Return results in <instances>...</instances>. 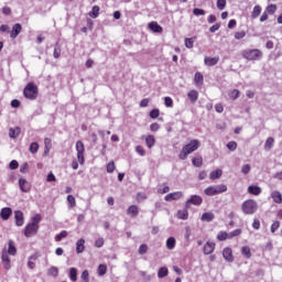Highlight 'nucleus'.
Masks as SVG:
<instances>
[{
	"label": "nucleus",
	"mask_w": 282,
	"mask_h": 282,
	"mask_svg": "<svg viewBox=\"0 0 282 282\" xmlns=\"http://www.w3.org/2000/svg\"><path fill=\"white\" fill-rule=\"evenodd\" d=\"M202 147V142H199V140L197 139H193L191 140L187 144H185L180 154H178V159L180 160H186V158H188V155H191V153H195V151H197V149H199Z\"/></svg>",
	"instance_id": "obj_1"
},
{
	"label": "nucleus",
	"mask_w": 282,
	"mask_h": 282,
	"mask_svg": "<svg viewBox=\"0 0 282 282\" xmlns=\"http://www.w3.org/2000/svg\"><path fill=\"white\" fill-rule=\"evenodd\" d=\"M241 56L246 61H261L263 58V52L258 48H247L241 52Z\"/></svg>",
	"instance_id": "obj_2"
},
{
	"label": "nucleus",
	"mask_w": 282,
	"mask_h": 282,
	"mask_svg": "<svg viewBox=\"0 0 282 282\" xmlns=\"http://www.w3.org/2000/svg\"><path fill=\"white\" fill-rule=\"evenodd\" d=\"M241 208L245 215H254V213H257V209L259 208V205L253 199H248L242 203Z\"/></svg>",
	"instance_id": "obj_3"
},
{
	"label": "nucleus",
	"mask_w": 282,
	"mask_h": 282,
	"mask_svg": "<svg viewBox=\"0 0 282 282\" xmlns=\"http://www.w3.org/2000/svg\"><path fill=\"white\" fill-rule=\"evenodd\" d=\"M23 94L29 100H36L39 96V87H36L34 83H29L25 86Z\"/></svg>",
	"instance_id": "obj_4"
},
{
	"label": "nucleus",
	"mask_w": 282,
	"mask_h": 282,
	"mask_svg": "<svg viewBox=\"0 0 282 282\" xmlns=\"http://www.w3.org/2000/svg\"><path fill=\"white\" fill-rule=\"evenodd\" d=\"M76 151L79 164H85V143L83 141L76 142Z\"/></svg>",
	"instance_id": "obj_5"
},
{
	"label": "nucleus",
	"mask_w": 282,
	"mask_h": 282,
	"mask_svg": "<svg viewBox=\"0 0 282 282\" xmlns=\"http://www.w3.org/2000/svg\"><path fill=\"white\" fill-rule=\"evenodd\" d=\"M19 187L22 191V193H30V191L32 189V184H30V182H28V180L25 178H20Z\"/></svg>",
	"instance_id": "obj_6"
},
{
	"label": "nucleus",
	"mask_w": 282,
	"mask_h": 282,
	"mask_svg": "<svg viewBox=\"0 0 282 282\" xmlns=\"http://www.w3.org/2000/svg\"><path fill=\"white\" fill-rule=\"evenodd\" d=\"M202 202H204V199L200 196L193 195L191 199L186 200L185 208H188L191 204H194V206H202Z\"/></svg>",
	"instance_id": "obj_7"
},
{
	"label": "nucleus",
	"mask_w": 282,
	"mask_h": 282,
	"mask_svg": "<svg viewBox=\"0 0 282 282\" xmlns=\"http://www.w3.org/2000/svg\"><path fill=\"white\" fill-rule=\"evenodd\" d=\"M36 232H39V226L32 225V223L26 225L24 231L25 237H32L33 235H36Z\"/></svg>",
	"instance_id": "obj_8"
},
{
	"label": "nucleus",
	"mask_w": 282,
	"mask_h": 282,
	"mask_svg": "<svg viewBox=\"0 0 282 282\" xmlns=\"http://www.w3.org/2000/svg\"><path fill=\"white\" fill-rule=\"evenodd\" d=\"M184 194L182 192H173L165 196V202H175L177 199H182Z\"/></svg>",
	"instance_id": "obj_9"
},
{
	"label": "nucleus",
	"mask_w": 282,
	"mask_h": 282,
	"mask_svg": "<svg viewBox=\"0 0 282 282\" xmlns=\"http://www.w3.org/2000/svg\"><path fill=\"white\" fill-rule=\"evenodd\" d=\"M149 30H151L156 34H162L164 32V29L160 24H158V22L155 21H152L149 23Z\"/></svg>",
	"instance_id": "obj_10"
},
{
	"label": "nucleus",
	"mask_w": 282,
	"mask_h": 282,
	"mask_svg": "<svg viewBox=\"0 0 282 282\" xmlns=\"http://www.w3.org/2000/svg\"><path fill=\"white\" fill-rule=\"evenodd\" d=\"M10 253H8V250L3 249L2 250V256H1V259H2V263H3V267L6 270H10V257H9Z\"/></svg>",
	"instance_id": "obj_11"
},
{
	"label": "nucleus",
	"mask_w": 282,
	"mask_h": 282,
	"mask_svg": "<svg viewBox=\"0 0 282 282\" xmlns=\"http://www.w3.org/2000/svg\"><path fill=\"white\" fill-rule=\"evenodd\" d=\"M223 257L225 261H228L229 263H232V261H235V257L232 256V249L230 248H225L223 250Z\"/></svg>",
	"instance_id": "obj_12"
},
{
	"label": "nucleus",
	"mask_w": 282,
	"mask_h": 282,
	"mask_svg": "<svg viewBox=\"0 0 282 282\" xmlns=\"http://www.w3.org/2000/svg\"><path fill=\"white\" fill-rule=\"evenodd\" d=\"M21 30H23V26L20 23H15L12 28V31L10 32V37L17 39V36L21 34Z\"/></svg>",
	"instance_id": "obj_13"
},
{
	"label": "nucleus",
	"mask_w": 282,
	"mask_h": 282,
	"mask_svg": "<svg viewBox=\"0 0 282 282\" xmlns=\"http://www.w3.org/2000/svg\"><path fill=\"white\" fill-rule=\"evenodd\" d=\"M204 254H213L215 252V242L207 241L203 248Z\"/></svg>",
	"instance_id": "obj_14"
},
{
	"label": "nucleus",
	"mask_w": 282,
	"mask_h": 282,
	"mask_svg": "<svg viewBox=\"0 0 282 282\" xmlns=\"http://www.w3.org/2000/svg\"><path fill=\"white\" fill-rule=\"evenodd\" d=\"M204 63H205V65H207V67H215V65H217V63H219V57H208V56H206L204 58Z\"/></svg>",
	"instance_id": "obj_15"
},
{
	"label": "nucleus",
	"mask_w": 282,
	"mask_h": 282,
	"mask_svg": "<svg viewBox=\"0 0 282 282\" xmlns=\"http://www.w3.org/2000/svg\"><path fill=\"white\" fill-rule=\"evenodd\" d=\"M12 215V208L4 207L1 209L0 217L6 221L10 219V216Z\"/></svg>",
	"instance_id": "obj_16"
},
{
	"label": "nucleus",
	"mask_w": 282,
	"mask_h": 282,
	"mask_svg": "<svg viewBox=\"0 0 282 282\" xmlns=\"http://www.w3.org/2000/svg\"><path fill=\"white\" fill-rule=\"evenodd\" d=\"M194 82L196 87H202L204 85V75L199 72L195 73Z\"/></svg>",
	"instance_id": "obj_17"
},
{
	"label": "nucleus",
	"mask_w": 282,
	"mask_h": 282,
	"mask_svg": "<svg viewBox=\"0 0 282 282\" xmlns=\"http://www.w3.org/2000/svg\"><path fill=\"white\" fill-rule=\"evenodd\" d=\"M127 215H130V217H138V215H140V209L137 205H132L127 209Z\"/></svg>",
	"instance_id": "obj_18"
},
{
	"label": "nucleus",
	"mask_w": 282,
	"mask_h": 282,
	"mask_svg": "<svg viewBox=\"0 0 282 282\" xmlns=\"http://www.w3.org/2000/svg\"><path fill=\"white\" fill-rule=\"evenodd\" d=\"M271 198L273 199L274 204H282V194L279 191L271 192Z\"/></svg>",
	"instance_id": "obj_19"
},
{
	"label": "nucleus",
	"mask_w": 282,
	"mask_h": 282,
	"mask_svg": "<svg viewBox=\"0 0 282 282\" xmlns=\"http://www.w3.org/2000/svg\"><path fill=\"white\" fill-rule=\"evenodd\" d=\"M14 218L17 226H23V212L17 210L14 212Z\"/></svg>",
	"instance_id": "obj_20"
},
{
	"label": "nucleus",
	"mask_w": 282,
	"mask_h": 282,
	"mask_svg": "<svg viewBox=\"0 0 282 282\" xmlns=\"http://www.w3.org/2000/svg\"><path fill=\"white\" fill-rule=\"evenodd\" d=\"M19 135H21V128L15 127V128L9 129L10 138H12L14 140V139L19 138Z\"/></svg>",
	"instance_id": "obj_21"
},
{
	"label": "nucleus",
	"mask_w": 282,
	"mask_h": 282,
	"mask_svg": "<svg viewBox=\"0 0 282 282\" xmlns=\"http://www.w3.org/2000/svg\"><path fill=\"white\" fill-rule=\"evenodd\" d=\"M76 252L77 254L85 252V239L82 238L76 242Z\"/></svg>",
	"instance_id": "obj_22"
},
{
	"label": "nucleus",
	"mask_w": 282,
	"mask_h": 282,
	"mask_svg": "<svg viewBox=\"0 0 282 282\" xmlns=\"http://www.w3.org/2000/svg\"><path fill=\"white\" fill-rule=\"evenodd\" d=\"M187 98L191 100V102L195 104L199 98V93L197 90H191L187 94Z\"/></svg>",
	"instance_id": "obj_23"
},
{
	"label": "nucleus",
	"mask_w": 282,
	"mask_h": 282,
	"mask_svg": "<svg viewBox=\"0 0 282 282\" xmlns=\"http://www.w3.org/2000/svg\"><path fill=\"white\" fill-rule=\"evenodd\" d=\"M248 193H250V195H261V187L257 185H250L248 187Z\"/></svg>",
	"instance_id": "obj_24"
},
{
	"label": "nucleus",
	"mask_w": 282,
	"mask_h": 282,
	"mask_svg": "<svg viewBox=\"0 0 282 282\" xmlns=\"http://www.w3.org/2000/svg\"><path fill=\"white\" fill-rule=\"evenodd\" d=\"M177 219L186 220L188 219V208L185 207V209H181L176 214Z\"/></svg>",
	"instance_id": "obj_25"
},
{
	"label": "nucleus",
	"mask_w": 282,
	"mask_h": 282,
	"mask_svg": "<svg viewBox=\"0 0 282 282\" xmlns=\"http://www.w3.org/2000/svg\"><path fill=\"white\" fill-rule=\"evenodd\" d=\"M8 246H9V248H8V250H7V253H8V254H11V257L17 256V247H14V241L9 240Z\"/></svg>",
	"instance_id": "obj_26"
},
{
	"label": "nucleus",
	"mask_w": 282,
	"mask_h": 282,
	"mask_svg": "<svg viewBox=\"0 0 282 282\" xmlns=\"http://www.w3.org/2000/svg\"><path fill=\"white\" fill-rule=\"evenodd\" d=\"M214 189L216 191V195H221V193L228 191V186L226 184L214 185Z\"/></svg>",
	"instance_id": "obj_27"
},
{
	"label": "nucleus",
	"mask_w": 282,
	"mask_h": 282,
	"mask_svg": "<svg viewBox=\"0 0 282 282\" xmlns=\"http://www.w3.org/2000/svg\"><path fill=\"white\" fill-rule=\"evenodd\" d=\"M68 276L72 282H77L78 281V270H76V268H70Z\"/></svg>",
	"instance_id": "obj_28"
},
{
	"label": "nucleus",
	"mask_w": 282,
	"mask_h": 282,
	"mask_svg": "<svg viewBox=\"0 0 282 282\" xmlns=\"http://www.w3.org/2000/svg\"><path fill=\"white\" fill-rule=\"evenodd\" d=\"M200 219L202 221H213V219H215V214H213V212L204 213Z\"/></svg>",
	"instance_id": "obj_29"
},
{
	"label": "nucleus",
	"mask_w": 282,
	"mask_h": 282,
	"mask_svg": "<svg viewBox=\"0 0 282 282\" xmlns=\"http://www.w3.org/2000/svg\"><path fill=\"white\" fill-rule=\"evenodd\" d=\"M88 14L91 19H98V14H100V7L94 6Z\"/></svg>",
	"instance_id": "obj_30"
},
{
	"label": "nucleus",
	"mask_w": 282,
	"mask_h": 282,
	"mask_svg": "<svg viewBox=\"0 0 282 282\" xmlns=\"http://www.w3.org/2000/svg\"><path fill=\"white\" fill-rule=\"evenodd\" d=\"M261 6L253 7V10L251 12V19H259V17L261 15Z\"/></svg>",
	"instance_id": "obj_31"
},
{
	"label": "nucleus",
	"mask_w": 282,
	"mask_h": 282,
	"mask_svg": "<svg viewBox=\"0 0 282 282\" xmlns=\"http://www.w3.org/2000/svg\"><path fill=\"white\" fill-rule=\"evenodd\" d=\"M241 254L246 259H250V257H252V251L250 250V247H248V246L242 247L241 248Z\"/></svg>",
	"instance_id": "obj_32"
},
{
	"label": "nucleus",
	"mask_w": 282,
	"mask_h": 282,
	"mask_svg": "<svg viewBox=\"0 0 282 282\" xmlns=\"http://www.w3.org/2000/svg\"><path fill=\"white\" fill-rule=\"evenodd\" d=\"M274 147V138L269 137L264 143V150L270 151Z\"/></svg>",
	"instance_id": "obj_33"
},
{
	"label": "nucleus",
	"mask_w": 282,
	"mask_h": 282,
	"mask_svg": "<svg viewBox=\"0 0 282 282\" xmlns=\"http://www.w3.org/2000/svg\"><path fill=\"white\" fill-rule=\"evenodd\" d=\"M205 195H207L208 197H215L216 191H215V185L213 186H208L207 188L204 189Z\"/></svg>",
	"instance_id": "obj_34"
},
{
	"label": "nucleus",
	"mask_w": 282,
	"mask_h": 282,
	"mask_svg": "<svg viewBox=\"0 0 282 282\" xmlns=\"http://www.w3.org/2000/svg\"><path fill=\"white\" fill-rule=\"evenodd\" d=\"M145 144L149 149H152L155 145V137L153 135H148L145 138Z\"/></svg>",
	"instance_id": "obj_35"
},
{
	"label": "nucleus",
	"mask_w": 282,
	"mask_h": 282,
	"mask_svg": "<svg viewBox=\"0 0 282 282\" xmlns=\"http://www.w3.org/2000/svg\"><path fill=\"white\" fill-rule=\"evenodd\" d=\"M45 149H44V155H47L52 149V140L46 138L44 140Z\"/></svg>",
	"instance_id": "obj_36"
},
{
	"label": "nucleus",
	"mask_w": 282,
	"mask_h": 282,
	"mask_svg": "<svg viewBox=\"0 0 282 282\" xmlns=\"http://www.w3.org/2000/svg\"><path fill=\"white\" fill-rule=\"evenodd\" d=\"M68 208H76V197L74 195L67 196Z\"/></svg>",
	"instance_id": "obj_37"
},
{
	"label": "nucleus",
	"mask_w": 282,
	"mask_h": 282,
	"mask_svg": "<svg viewBox=\"0 0 282 282\" xmlns=\"http://www.w3.org/2000/svg\"><path fill=\"white\" fill-rule=\"evenodd\" d=\"M158 276L159 279H164V276H169V269L165 267L159 269Z\"/></svg>",
	"instance_id": "obj_38"
},
{
	"label": "nucleus",
	"mask_w": 282,
	"mask_h": 282,
	"mask_svg": "<svg viewBox=\"0 0 282 282\" xmlns=\"http://www.w3.org/2000/svg\"><path fill=\"white\" fill-rule=\"evenodd\" d=\"M217 239H218V241H226V239H230V235L226 231H220L217 235Z\"/></svg>",
	"instance_id": "obj_39"
},
{
	"label": "nucleus",
	"mask_w": 282,
	"mask_h": 282,
	"mask_svg": "<svg viewBox=\"0 0 282 282\" xmlns=\"http://www.w3.org/2000/svg\"><path fill=\"white\" fill-rule=\"evenodd\" d=\"M193 45H195V39L186 37L185 39V47H187V50H193Z\"/></svg>",
	"instance_id": "obj_40"
},
{
	"label": "nucleus",
	"mask_w": 282,
	"mask_h": 282,
	"mask_svg": "<svg viewBox=\"0 0 282 282\" xmlns=\"http://www.w3.org/2000/svg\"><path fill=\"white\" fill-rule=\"evenodd\" d=\"M166 248H167V250H173L175 248V238L174 237H170L166 240Z\"/></svg>",
	"instance_id": "obj_41"
},
{
	"label": "nucleus",
	"mask_w": 282,
	"mask_h": 282,
	"mask_svg": "<svg viewBox=\"0 0 282 282\" xmlns=\"http://www.w3.org/2000/svg\"><path fill=\"white\" fill-rule=\"evenodd\" d=\"M204 163V159H202V156H198V158H194L192 160V164L194 166H196L197 169H199V166H202V164Z\"/></svg>",
	"instance_id": "obj_42"
},
{
	"label": "nucleus",
	"mask_w": 282,
	"mask_h": 282,
	"mask_svg": "<svg viewBox=\"0 0 282 282\" xmlns=\"http://www.w3.org/2000/svg\"><path fill=\"white\" fill-rule=\"evenodd\" d=\"M221 170H216L210 173V180H219L221 177Z\"/></svg>",
	"instance_id": "obj_43"
},
{
	"label": "nucleus",
	"mask_w": 282,
	"mask_h": 282,
	"mask_svg": "<svg viewBox=\"0 0 282 282\" xmlns=\"http://www.w3.org/2000/svg\"><path fill=\"white\" fill-rule=\"evenodd\" d=\"M239 89H234L229 91V98H231V100H237V98H239Z\"/></svg>",
	"instance_id": "obj_44"
},
{
	"label": "nucleus",
	"mask_w": 282,
	"mask_h": 282,
	"mask_svg": "<svg viewBox=\"0 0 282 282\" xmlns=\"http://www.w3.org/2000/svg\"><path fill=\"white\" fill-rule=\"evenodd\" d=\"M193 14L195 17H204L206 14V11L204 9L195 8L193 10Z\"/></svg>",
	"instance_id": "obj_45"
},
{
	"label": "nucleus",
	"mask_w": 282,
	"mask_h": 282,
	"mask_svg": "<svg viewBox=\"0 0 282 282\" xmlns=\"http://www.w3.org/2000/svg\"><path fill=\"white\" fill-rule=\"evenodd\" d=\"M48 275H50V276H54V278L58 276V268H56V267H51V268L48 269Z\"/></svg>",
	"instance_id": "obj_46"
},
{
	"label": "nucleus",
	"mask_w": 282,
	"mask_h": 282,
	"mask_svg": "<svg viewBox=\"0 0 282 282\" xmlns=\"http://www.w3.org/2000/svg\"><path fill=\"white\" fill-rule=\"evenodd\" d=\"M226 0H217L216 1V7L218 8V10H226Z\"/></svg>",
	"instance_id": "obj_47"
},
{
	"label": "nucleus",
	"mask_w": 282,
	"mask_h": 282,
	"mask_svg": "<svg viewBox=\"0 0 282 282\" xmlns=\"http://www.w3.org/2000/svg\"><path fill=\"white\" fill-rule=\"evenodd\" d=\"M98 274L99 276H105V274H107V265L100 264L98 267Z\"/></svg>",
	"instance_id": "obj_48"
},
{
	"label": "nucleus",
	"mask_w": 282,
	"mask_h": 282,
	"mask_svg": "<svg viewBox=\"0 0 282 282\" xmlns=\"http://www.w3.org/2000/svg\"><path fill=\"white\" fill-rule=\"evenodd\" d=\"M65 237H67V231L63 230L61 234L55 236V241H63V239H65Z\"/></svg>",
	"instance_id": "obj_49"
},
{
	"label": "nucleus",
	"mask_w": 282,
	"mask_h": 282,
	"mask_svg": "<svg viewBox=\"0 0 282 282\" xmlns=\"http://www.w3.org/2000/svg\"><path fill=\"white\" fill-rule=\"evenodd\" d=\"M41 219H42V217H41V214H36L33 218H32V225L33 226H39V224H41Z\"/></svg>",
	"instance_id": "obj_50"
},
{
	"label": "nucleus",
	"mask_w": 282,
	"mask_h": 282,
	"mask_svg": "<svg viewBox=\"0 0 282 282\" xmlns=\"http://www.w3.org/2000/svg\"><path fill=\"white\" fill-rule=\"evenodd\" d=\"M30 153H37L39 152V144L36 142H32L29 149Z\"/></svg>",
	"instance_id": "obj_51"
},
{
	"label": "nucleus",
	"mask_w": 282,
	"mask_h": 282,
	"mask_svg": "<svg viewBox=\"0 0 282 282\" xmlns=\"http://www.w3.org/2000/svg\"><path fill=\"white\" fill-rule=\"evenodd\" d=\"M53 56L54 58H61V46L58 44H56L54 47Z\"/></svg>",
	"instance_id": "obj_52"
},
{
	"label": "nucleus",
	"mask_w": 282,
	"mask_h": 282,
	"mask_svg": "<svg viewBox=\"0 0 282 282\" xmlns=\"http://www.w3.org/2000/svg\"><path fill=\"white\" fill-rule=\"evenodd\" d=\"M251 166H250V164H245V165H242V167H241V173L243 174V175H248V173H250V171H251Z\"/></svg>",
	"instance_id": "obj_53"
},
{
	"label": "nucleus",
	"mask_w": 282,
	"mask_h": 282,
	"mask_svg": "<svg viewBox=\"0 0 282 282\" xmlns=\"http://www.w3.org/2000/svg\"><path fill=\"white\" fill-rule=\"evenodd\" d=\"M113 171H116V163L111 161L107 164V173H113Z\"/></svg>",
	"instance_id": "obj_54"
},
{
	"label": "nucleus",
	"mask_w": 282,
	"mask_h": 282,
	"mask_svg": "<svg viewBox=\"0 0 282 282\" xmlns=\"http://www.w3.org/2000/svg\"><path fill=\"white\" fill-rule=\"evenodd\" d=\"M235 39H236L237 41H241V39H246V33H245V31L236 32V33H235Z\"/></svg>",
	"instance_id": "obj_55"
},
{
	"label": "nucleus",
	"mask_w": 282,
	"mask_h": 282,
	"mask_svg": "<svg viewBox=\"0 0 282 282\" xmlns=\"http://www.w3.org/2000/svg\"><path fill=\"white\" fill-rule=\"evenodd\" d=\"M9 169H11V171H17V169H19V162L17 160L11 161Z\"/></svg>",
	"instance_id": "obj_56"
},
{
	"label": "nucleus",
	"mask_w": 282,
	"mask_h": 282,
	"mask_svg": "<svg viewBox=\"0 0 282 282\" xmlns=\"http://www.w3.org/2000/svg\"><path fill=\"white\" fill-rule=\"evenodd\" d=\"M227 149H229L230 151H237V142H235V141L228 142Z\"/></svg>",
	"instance_id": "obj_57"
},
{
	"label": "nucleus",
	"mask_w": 282,
	"mask_h": 282,
	"mask_svg": "<svg viewBox=\"0 0 282 282\" xmlns=\"http://www.w3.org/2000/svg\"><path fill=\"white\" fill-rule=\"evenodd\" d=\"M267 12H268L269 14H274V13L276 12V7H275V4H270V6H268V7H267Z\"/></svg>",
	"instance_id": "obj_58"
},
{
	"label": "nucleus",
	"mask_w": 282,
	"mask_h": 282,
	"mask_svg": "<svg viewBox=\"0 0 282 282\" xmlns=\"http://www.w3.org/2000/svg\"><path fill=\"white\" fill-rule=\"evenodd\" d=\"M160 117V110L159 109H153L150 111V118L154 119Z\"/></svg>",
	"instance_id": "obj_59"
},
{
	"label": "nucleus",
	"mask_w": 282,
	"mask_h": 282,
	"mask_svg": "<svg viewBox=\"0 0 282 282\" xmlns=\"http://www.w3.org/2000/svg\"><path fill=\"white\" fill-rule=\"evenodd\" d=\"M82 281H89V271L84 270L80 275Z\"/></svg>",
	"instance_id": "obj_60"
},
{
	"label": "nucleus",
	"mask_w": 282,
	"mask_h": 282,
	"mask_svg": "<svg viewBox=\"0 0 282 282\" xmlns=\"http://www.w3.org/2000/svg\"><path fill=\"white\" fill-rule=\"evenodd\" d=\"M147 250H149V247L147 245H141L139 247V254H147Z\"/></svg>",
	"instance_id": "obj_61"
},
{
	"label": "nucleus",
	"mask_w": 282,
	"mask_h": 282,
	"mask_svg": "<svg viewBox=\"0 0 282 282\" xmlns=\"http://www.w3.org/2000/svg\"><path fill=\"white\" fill-rule=\"evenodd\" d=\"M239 235H241V229H236L229 232V239H232V237H239Z\"/></svg>",
	"instance_id": "obj_62"
},
{
	"label": "nucleus",
	"mask_w": 282,
	"mask_h": 282,
	"mask_svg": "<svg viewBox=\"0 0 282 282\" xmlns=\"http://www.w3.org/2000/svg\"><path fill=\"white\" fill-rule=\"evenodd\" d=\"M95 246H96V248H102V246H105V239L98 238V239L95 241Z\"/></svg>",
	"instance_id": "obj_63"
},
{
	"label": "nucleus",
	"mask_w": 282,
	"mask_h": 282,
	"mask_svg": "<svg viewBox=\"0 0 282 282\" xmlns=\"http://www.w3.org/2000/svg\"><path fill=\"white\" fill-rule=\"evenodd\" d=\"M164 105L165 107H173V99L171 97H165Z\"/></svg>",
	"instance_id": "obj_64"
}]
</instances>
